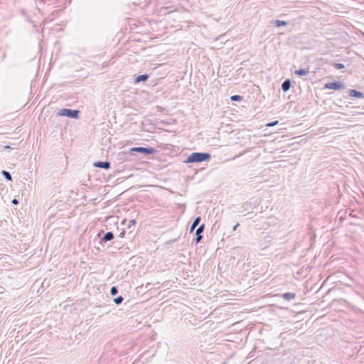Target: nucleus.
<instances>
[{
	"label": "nucleus",
	"mask_w": 364,
	"mask_h": 364,
	"mask_svg": "<svg viewBox=\"0 0 364 364\" xmlns=\"http://www.w3.org/2000/svg\"><path fill=\"white\" fill-rule=\"evenodd\" d=\"M211 155L207 152H193L184 161L186 164L201 163L203 161H209Z\"/></svg>",
	"instance_id": "f257e3e1"
},
{
	"label": "nucleus",
	"mask_w": 364,
	"mask_h": 364,
	"mask_svg": "<svg viewBox=\"0 0 364 364\" xmlns=\"http://www.w3.org/2000/svg\"><path fill=\"white\" fill-rule=\"evenodd\" d=\"M134 152H138L144 156H149L154 154L156 150L153 147L134 146L129 149L130 154H133Z\"/></svg>",
	"instance_id": "f03ea898"
},
{
	"label": "nucleus",
	"mask_w": 364,
	"mask_h": 364,
	"mask_svg": "<svg viewBox=\"0 0 364 364\" xmlns=\"http://www.w3.org/2000/svg\"><path fill=\"white\" fill-rule=\"evenodd\" d=\"M80 111L77 109H71L68 108L61 109L58 112V115L68 117L72 119L79 118Z\"/></svg>",
	"instance_id": "7ed1b4c3"
},
{
	"label": "nucleus",
	"mask_w": 364,
	"mask_h": 364,
	"mask_svg": "<svg viewBox=\"0 0 364 364\" xmlns=\"http://www.w3.org/2000/svg\"><path fill=\"white\" fill-rule=\"evenodd\" d=\"M324 87L328 90H341L346 88V85L340 81H333L326 83Z\"/></svg>",
	"instance_id": "20e7f679"
},
{
	"label": "nucleus",
	"mask_w": 364,
	"mask_h": 364,
	"mask_svg": "<svg viewBox=\"0 0 364 364\" xmlns=\"http://www.w3.org/2000/svg\"><path fill=\"white\" fill-rule=\"evenodd\" d=\"M205 229V224L200 225L196 231V237L194 239L196 244H198L203 238L202 233Z\"/></svg>",
	"instance_id": "39448f33"
},
{
	"label": "nucleus",
	"mask_w": 364,
	"mask_h": 364,
	"mask_svg": "<svg viewBox=\"0 0 364 364\" xmlns=\"http://www.w3.org/2000/svg\"><path fill=\"white\" fill-rule=\"evenodd\" d=\"M93 166H94V167H96V168H100L107 170V169L110 168L111 163L108 161H95L93 164Z\"/></svg>",
	"instance_id": "423d86ee"
},
{
	"label": "nucleus",
	"mask_w": 364,
	"mask_h": 364,
	"mask_svg": "<svg viewBox=\"0 0 364 364\" xmlns=\"http://www.w3.org/2000/svg\"><path fill=\"white\" fill-rule=\"evenodd\" d=\"M114 237V235L112 232H107L100 238V243H106L109 241L112 240Z\"/></svg>",
	"instance_id": "0eeeda50"
},
{
	"label": "nucleus",
	"mask_w": 364,
	"mask_h": 364,
	"mask_svg": "<svg viewBox=\"0 0 364 364\" xmlns=\"http://www.w3.org/2000/svg\"><path fill=\"white\" fill-rule=\"evenodd\" d=\"M348 95L351 97H355V98H363L364 97L363 92L356 90H354V89L349 90Z\"/></svg>",
	"instance_id": "6e6552de"
},
{
	"label": "nucleus",
	"mask_w": 364,
	"mask_h": 364,
	"mask_svg": "<svg viewBox=\"0 0 364 364\" xmlns=\"http://www.w3.org/2000/svg\"><path fill=\"white\" fill-rule=\"evenodd\" d=\"M291 86V81L289 79L285 80L282 84V90L286 92L289 90Z\"/></svg>",
	"instance_id": "1a4fd4ad"
},
{
	"label": "nucleus",
	"mask_w": 364,
	"mask_h": 364,
	"mask_svg": "<svg viewBox=\"0 0 364 364\" xmlns=\"http://www.w3.org/2000/svg\"><path fill=\"white\" fill-rule=\"evenodd\" d=\"M148 79H149V75H147V74L139 75L135 77L134 82H135V84H137L141 82H145Z\"/></svg>",
	"instance_id": "9d476101"
},
{
	"label": "nucleus",
	"mask_w": 364,
	"mask_h": 364,
	"mask_svg": "<svg viewBox=\"0 0 364 364\" xmlns=\"http://www.w3.org/2000/svg\"><path fill=\"white\" fill-rule=\"evenodd\" d=\"M200 220H201V218L199 216L196 217L194 219L193 223H192L191 228H190L191 232H192L195 230V228L199 225Z\"/></svg>",
	"instance_id": "9b49d317"
},
{
	"label": "nucleus",
	"mask_w": 364,
	"mask_h": 364,
	"mask_svg": "<svg viewBox=\"0 0 364 364\" xmlns=\"http://www.w3.org/2000/svg\"><path fill=\"white\" fill-rule=\"evenodd\" d=\"M282 297L286 300L290 301L296 297V294L291 292H286L282 294Z\"/></svg>",
	"instance_id": "f8f14e48"
},
{
	"label": "nucleus",
	"mask_w": 364,
	"mask_h": 364,
	"mask_svg": "<svg viewBox=\"0 0 364 364\" xmlns=\"http://www.w3.org/2000/svg\"><path fill=\"white\" fill-rule=\"evenodd\" d=\"M273 25L276 27L287 26L288 23L285 21L275 20L273 21Z\"/></svg>",
	"instance_id": "ddd939ff"
},
{
	"label": "nucleus",
	"mask_w": 364,
	"mask_h": 364,
	"mask_svg": "<svg viewBox=\"0 0 364 364\" xmlns=\"http://www.w3.org/2000/svg\"><path fill=\"white\" fill-rule=\"evenodd\" d=\"M1 173L6 181H12L11 175L9 171L2 170Z\"/></svg>",
	"instance_id": "4468645a"
},
{
	"label": "nucleus",
	"mask_w": 364,
	"mask_h": 364,
	"mask_svg": "<svg viewBox=\"0 0 364 364\" xmlns=\"http://www.w3.org/2000/svg\"><path fill=\"white\" fill-rule=\"evenodd\" d=\"M309 73V71L306 69L300 68L295 71V74L299 76H304Z\"/></svg>",
	"instance_id": "2eb2a0df"
},
{
	"label": "nucleus",
	"mask_w": 364,
	"mask_h": 364,
	"mask_svg": "<svg viewBox=\"0 0 364 364\" xmlns=\"http://www.w3.org/2000/svg\"><path fill=\"white\" fill-rule=\"evenodd\" d=\"M136 221L134 219L129 220V224L127 225V229L130 230V232H132L131 229L132 227H134L136 225Z\"/></svg>",
	"instance_id": "dca6fc26"
},
{
	"label": "nucleus",
	"mask_w": 364,
	"mask_h": 364,
	"mask_svg": "<svg viewBox=\"0 0 364 364\" xmlns=\"http://www.w3.org/2000/svg\"><path fill=\"white\" fill-rule=\"evenodd\" d=\"M232 101L239 102L241 101L242 97L239 95H235L230 97Z\"/></svg>",
	"instance_id": "f3484780"
},
{
	"label": "nucleus",
	"mask_w": 364,
	"mask_h": 364,
	"mask_svg": "<svg viewBox=\"0 0 364 364\" xmlns=\"http://www.w3.org/2000/svg\"><path fill=\"white\" fill-rule=\"evenodd\" d=\"M124 301V298L122 296H119L116 298L114 299V302L117 304V305H119L120 304H122V302Z\"/></svg>",
	"instance_id": "a211bd4d"
},
{
	"label": "nucleus",
	"mask_w": 364,
	"mask_h": 364,
	"mask_svg": "<svg viewBox=\"0 0 364 364\" xmlns=\"http://www.w3.org/2000/svg\"><path fill=\"white\" fill-rule=\"evenodd\" d=\"M110 294L112 296L117 295L118 294V288L115 286L112 287L110 289Z\"/></svg>",
	"instance_id": "6ab92c4d"
},
{
	"label": "nucleus",
	"mask_w": 364,
	"mask_h": 364,
	"mask_svg": "<svg viewBox=\"0 0 364 364\" xmlns=\"http://www.w3.org/2000/svg\"><path fill=\"white\" fill-rule=\"evenodd\" d=\"M333 66H334L335 68H336L338 70H341V69H343L345 68V65L343 63H335L333 64Z\"/></svg>",
	"instance_id": "aec40b11"
},
{
	"label": "nucleus",
	"mask_w": 364,
	"mask_h": 364,
	"mask_svg": "<svg viewBox=\"0 0 364 364\" xmlns=\"http://www.w3.org/2000/svg\"><path fill=\"white\" fill-rule=\"evenodd\" d=\"M278 123H279L278 121H273L272 122H269V123L267 124L266 126L267 127H273V126L277 125Z\"/></svg>",
	"instance_id": "412c9836"
},
{
	"label": "nucleus",
	"mask_w": 364,
	"mask_h": 364,
	"mask_svg": "<svg viewBox=\"0 0 364 364\" xmlns=\"http://www.w3.org/2000/svg\"><path fill=\"white\" fill-rule=\"evenodd\" d=\"M11 203L14 204V205H18L19 203V201L16 199V198H14L11 201Z\"/></svg>",
	"instance_id": "4be33fe9"
},
{
	"label": "nucleus",
	"mask_w": 364,
	"mask_h": 364,
	"mask_svg": "<svg viewBox=\"0 0 364 364\" xmlns=\"http://www.w3.org/2000/svg\"><path fill=\"white\" fill-rule=\"evenodd\" d=\"M239 225H240L239 223H237L235 225H234L232 228V230L235 231L237 230V227H239Z\"/></svg>",
	"instance_id": "5701e85b"
},
{
	"label": "nucleus",
	"mask_w": 364,
	"mask_h": 364,
	"mask_svg": "<svg viewBox=\"0 0 364 364\" xmlns=\"http://www.w3.org/2000/svg\"><path fill=\"white\" fill-rule=\"evenodd\" d=\"M124 234H125V230H123V231L120 233L119 237H123L124 236Z\"/></svg>",
	"instance_id": "b1692460"
},
{
	"label": "nucleus",
	"mask_w": 364,
	"mask_h": 364,
	"mask_svg": "<svg viewBox=\"0 0 364 364\" xmlns=\"http://www.w3.org/2000/svg\"><path fill=\"white\" fill-rule=\"evenodd\" d=\"M4 149H11V146H10L6 145V146H4Z\"/></svg>",
	"instance_id": "393cba45"
}]
</instances>
